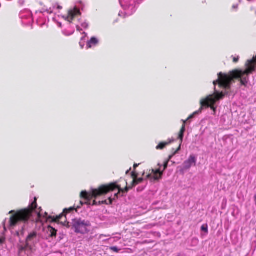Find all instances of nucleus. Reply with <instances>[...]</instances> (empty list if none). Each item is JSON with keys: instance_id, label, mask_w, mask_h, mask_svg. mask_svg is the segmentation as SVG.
I'll return each instance as SVG.
<instances>
[{"instance_id": "nucleus-1", "label": "nucleus", "mask_w": 256, "mask_h": 256, "mask_svg": "<svg viewBox=\"0 0 256 256\" xmlns=\"http://www.w3.org/2000/svg\"><path fill=\"white\" fill-rule=\"evenodd\" d=\"M244 70L236 69L228 74L220 72L218 74V78L214 80V86L218 84L220 88L230 90L232 82L236 79H240L242 85L246 86L249 81L248 75L256 70V55L251 60H248L245 64Z\"/></svg>"}, {"instance_id": "nucleus-2", "label": "nucleus", "mask_w": 256, "mask_h": 256, "mask_svg": "<svg viewBox=\"0 0 256 256\" xmlns=\"http://www.w3.org/2000/svg\"><path fill=\"white\" fill-rule=\"evenodd\" d=\"M124 182L126 186L124 188H121L117 182H114L107 184H102L97 188L92 190L90 192H88L86 191L82 192L80 198L86 200V202L80 201V205L82 206L84 204H90V201L92 198L104 196L110 192L114 191L116 189L119 190V192L126 193L130 190L137 185L136 183H134V180H133L131 186H128V183L126 180H124Z\"/></svg>"}, {"instance_id": "nucleus-3", "label": "nucleus", "mask_w": 256, "mask_h": 256, "mask_svg": "<svg viewBox=\"0 0 256 256\" xmlns=\"http://www.w3.org/2000/svg\"><path fill=\"white\" fill-rule=\"evenodd\" d=\"M37 198H34V202L28 208L18 210H12L9 212L11 214L9 224L12 228H14L19 223H26L32 216L33 211L37 208Z\"/></svg>"}, {"instance_id": "nucleus-4", "label": "nucleus", "mask_w": 256, "mask_h": 256, "mask_svg": "<svg viewBox=\"0 0 256 256\" xmlns=\"http://www.w3.org/2000/svg\"><path fill=\"white\" fill-rule=\"evenodd\" d=\"M225 93L218 92L216 90V88H214V92L213 94L209 95L206 98L200 100V111H202V109L204 108H210L213 110L214 114H215L216 108L214 106V104L218 100L222 99L225 96Z\"/></svg>"}, {"instance_id": "nucleus-5", "label": "nucleus", "mask_w": 256, "mask_h": 256, "mask_svg": "<svg viewBox=\"0 0 256 256\" xmlns=\"http://www.w3.org/2000/svg\"><path fill=\"white\" fill-rule=\"evenodd\" d=\"M72 226L76 233L85 234L89 232L91 224L88 220L76 218L72 220Z\"/></svg>"}, {"instance_id": "nucleus-6", "label": "nucleus", "mask_w": 256, "mask_h": 256, "mask_svg": "<svg viewBox=\"0 0 256 256\" xmlns=\"http://www.w3.org/2000/svg\"><path fill=\"white\" fill-rule=\"evenodd\" d=\"M80 208V206H78L76 208L74 206L70 207L68 208H65L63 210V212L56 217L49 216L47 219L51 220L52 222H60L64 226H66L68 228H70V226L69 225V222H68L66 218V214L72 212L74 210H77L78 208Z\"/></svg>"}, {"instance_id": "nucleus-7", "label": "nucleus", "mask_w": 256, "mask_h": 256, "mask_svg": "<svg viewBox=\"0 0 256 256\" xmlns=\"http://www.w3.org/2000/svg\"><path fill=\"white\" fill-rule=\"evenodd\" d=\"M196 157L194 155L191 154L188 159L184 162L183 164L184 168L186 170L190 169L192 165L196 166Z\"/></svg>"}, {"instance_id": "nucleus-8", "label": "nucleus", "mask_w": 256, "mask_h": 256, "mask_svg": "<svg viewBox=\"0 0 256 256\" xmlns=\"http://www.w3.org/2000/svg\"><path fill=\"white\" fill-rule=\"evenodd\" d=\"M80 14V10L76 8H74L73 10H70L66 18L67 20L72 22L74 18Z\"/></svg>"}, {"instance_id": "nucleus-9", "label": "nucleus", "mask_w": 256, "mask_h": 256, "mask_svg": "<svg viewBox=\"0 0 256 256\" xmlns=\"http://www.w3.org/2000/svg\"><path fill=\"white\" fill-rule=\"evenodd\" d=\"M37 238V233L36 232H30L27 236L26 242L27 243V246L28 245L31 246L32 248V244H34L36 242Z\"/></svg>"}, {"instance_id": "nucleus-10", "label": "nucleus", "mask_w": 256, "mask_h": 256, "mask_svg": "<svg viewBox=\"0 0 256 256\" xmlns=\"http://www.w3.org/2000/svg\"><path fill=\"white\" fill-rule=\"evenodd\" d=\"M174 141V140H168L166 142H162L159 143V144L156 146L157 150H162L164 149L166 146L170 144Z\"/></svg>"}, {"instance_id": "nucleus-11", "label": "nucleus", "mask_w": 256, "mask_h": 256, "mask_svg": "<svg viewBox=\"0 0 256 256\" xmlns=\"http://www.w3.org/2000/svg\"><path fill=\"white\" fill-rule=\"evenodd\" d=\"M48 233L50 238H56L57 234V230L50 226H48Z\"/></svg>"}, {"instance_id": "nucleus-12", "label": "nucleus", "mask_w": 256, "mask_h": 256, "mask_svg": "<svg viewBox=\"0 0 256 256\" xmlns=\"http://www.w3.org/2000/svg\"><path fill=\"white\" fill-rule=\"evenodd\" d=\"M18 254H20L22 252L27 250L28 249L32 250L31 246L28 245L27 246V243L26 242V244L24 246L20 245L18 246Z\"/></svg>"}, {"instance_id": "nucleus-13", "label": "nucleus", "mask_w": 256, "mask_h": 256, "mask_svg": "<svg viewBox=\"0 0 256 256\" xmlns=\"http://www.w3.org/2000/svg\"><path fill=\"white\" fill-rule=\"evenodd\" d=\"M98 40L94 37H92L88 43V47L91 48L94 46H96L98 44Z\"/></svg>"}, {"instance_id": "nucleus-14", "label": "nucleus", "mask_w": 256, "mask_h": 256, "mask_svg": "<svg viewBox=\"0 0 256 256\" xmlns=\"http://www.w3.org/2000/svg\"><path fill=\"white\" fill-rule=\"evenodd\" d=\"M185 130H186V128H184V126H182L178 134V138L180 140V145H181V144L182 143V142L183 140L184 132Z\"/></svg>"}, {"instance_id": "nucleus-15", "label": "nucleus", "mask_w": 256, "mask_h": 256, "mask_svg": "<svg viewBox=\"0 0 256 256\" xmlns=\"http://www.w3.org/2000/svg\"><path fill=\"white\" fill-rule=\"evenodd\" d=\"M102 204H108V201L106 200H102V201H99L98 202H97L96 200H94L92 202V206H96V205H100Z\"/></svg>"}, {"instance_id": "nucleus-16", "label": "nucleus", "mask_w": 256, "mask_h": 256, "mask_svg": "<svg viewBox=\"0 0 256 256\" xmlns=\"http://www.w3.org/2000/svg\"><path fill=\"white\" fill-rule=\"evenodd\" d=\"M163 174V172L158 173V174H153L152 178L154 180H158L162 178V176Z\"/></svg>"}, {"instance_id": "nucleus-17", "label": "nucleus", "mask_w": 256, "mask_h": 256, "mask_svg": "<svg viewBox=\"0 0 256 256\" xmlns=\"http://www.w3.org/2000/svg\"><path fill=\"white\" fill-rule=\"evenodd\" d=\"M180 150V144L179 145L178 147V148L172 154V155H170L168 158V159L166 160V161H168V162H170V160L172 158V156L175 155L177 152H178Z\"/></svg>"}, {"instance_id": "nucleus-18", "label": "nucleus", "mask_w": 256, "mask_h": 256, "mask_svg": "<svg viewBox=\"0 0 256 256\" xmlns=\"http://www.w3.org/2000/svg\"><path fill=\"white\" fill-rule=\"evenodd\" d=\"M201 112H202V111H200V109H199L198 111L194 112V113L191 114L190 116H189L187 118V120H190L194 118L195 115L198 114L200 113Z\"/></svg>"}, {"instance_id": "nucleus-19", "label": "nucleus", "mask_w": 256, "mask_h": 256, "mask_svg": "<svg viewBox=\"0 0 256 256\" xmlns=\"http://www.w3.org/2000/svg\"><path fill=\"white\" fill-rule=\"evenodd\" d=\"M144 180L143 178H136V180H134V183H136L137 184L141 183Z\"/></svg>"}, {"instance_id": "nucleus-20", "label": "nucleus", "mask_w": 256, "mask_h": 256, "mask_svg": "<svg viewBox=\"0 0 256 256\" xmlns=\"http://www.w3.org/2000/svg\"><path fill=\"white\" fill-rule=\"evenodd\" d=\"M201 230L202 231H204V232H206V234H208V226L206 224V225H202L201 226Z\"/></svg>"}, {"instance_id": "nucleus-21", "label": "nucleus", "mask_w": 256, "mask_h": 256, "mask_svg": "<svg viewBox=\"0 0 256 256\" xmlns=\"http://www.w3.org/2000/svg\"><path fill=\"white\" fill-rule=\"evenodd\" d=\"M138 173L134 170L132 172V178L133 180H136V178H138Z\"/></svg>"}, {"instance_id": "nucleus-22", "label": "nucleus", "mask_w": 256, "mask_h": 256, "mask_svg": "<svg viewBox=\"0 0 256 256\" xmlns=\"http://www.w3.org/2000/svg\"><path fill=\"white\" fill-rule=\"evenodd\" d=\"M110 250L116 252V253H118L120 250L118 249L116 246L111 247V248H110Z\"/></svg>"}, {"instance_id": "nucleus-23", "label": "nucleus", "mask_w": 256, "mask_h": 256, "mask_svg": "<svg viewBox=\"0 0 256 256\" xmlns=\"http://www.w3.org/2000/svg\"><path fill=\"white\" fill-rule=\"evenodd\" d=\"M164 170L163 171H160V169L158 168V169H157V170H154V169H152V172L153 174H158V173H161V172H163Z\"/></svg>"}, {"instance_id": "nucleus-24", "label": "nucleus", "mask_w": 256, "mask_h": 256, "mask_svg": "<svg viewBox=\"0 0 256 256\" xmlns=\"http://www.w3.org/2000/svg\"><path fill=\"white\" fill-rule=\"evenodd\" d=\"M232 61L234 62V63H236L238 62V60H239V56H238L236 57H234V56H232Z\"/></svg>"}, {"instance_id": "nucleus-25", "label": "nucleus", "mask_w": 256, "mask_h": 256, "mask_svg": "<svg viewBox=\"0 0 256 256\" xmlns=\"http://www.w3.org/2000/svg\"><path fill=\"white\" fill-rule=\"evenodd\" d=\"M152 177H153V176L152 175V174H147L146 176V178L147 179L153 180Z\"/></svg>"}, {"instance_id": "nucleus-26", "label": "nucleus", "mask_w": 256, "mask_h": 256, "mask_svg": "<svg viewBox=\"0 0 256 256\" xmlns=\"http://www.w3.org/2000/svg\"><path fill=\"white\" fill-rule=\"evenodd\" d=\"M108 200V204H112L113 200H114V198H112L110 197Z\"/></svg>"}, {"instance_id": "nucleus-27", "label": "nucleus", "mask_w": 256, "mask_h": 256, "mask_svg": "<svg viewBox=\"0 0 256 256\" xmlns=\"http://www.w3.org/2000/svg\"><path fill=\"white\" fill-rule=\"evenodd\" d=\"M168 162L166 160L164 162V170L168 168Z\"/></svg>"}, {"instance_id": "nucleus-28", "label": "nucleus", "mask_w": 256, "mask_h": 256, "mask_svg": "<svg viewBox=\"0 0 256 256\" xmlns=\"http://www.w3.org/2000/svg\"><path fill=\"white\" fill-rule=\"evenodd\" d=\"M38 210H39V212H38V218H40L41 216V213H40V212H41L42 210L41 208H38Z\"/></svg>"}, {"instance_id": "nucleus-29", "label": "nucleus", "mask_w": 256, "mask_h": 256, "mask_svg": "<svg viewBox=\"0 0 256 256\" xmlns=\"http://www.w3.org/2000/svg\"><path fill=\"white\" fill-rule=\"evenodd\" d=\"M188 120H182V122H183L182 126H184V128H186V124Z\"/></svg>"}, {"instance_id": "nucleus-30", "label": "nucleus", "mask_w": 256, "mask_h": 256, "mask_svg": "<svg viewBox=\"0 0 256 256\" xmlns=\"http://www.w3.org/2000/svg\"><path fill=\"white\" fill-rule=\"evenodd\" d=\"M4 238H0V244H2L4 242Z\"/></svg>"}, {"instance_id": "nucleus-31", "label": "nucleus", "mask_w": 256, "mask_h": 256, "mask_svg": "<svg viewBox=\"0 0 256 256\" xmlns=\"http://www.w3.org/2000/svg\"><path fill=\"white\" fill-rule=\"evenodd\" d=\"M118 190V193H116V194H114V198H118V195L119 194H120V193L121 192H119V190Z\"/></svg>"}, {"instance_id": "nucleus-32", "label": "nucleus", "mask_w": 256, "mask_h": 256, "mask_svg": "<svg viewBox=\"0 0 256 256\" xmlns=\"http://www.w3.org/2000/svg\"><path fill=\"white\" fill-rule=\"evenodd\" d=\"M139 166V164H134V170L135 171L136 168Z\"/></svg>"}, {"instance_id": "nucleus-33", "label": "nucleus", "mask_w": 256, "mask_h": 256, "mask_svg": "<svg viewBox=\"0 0 256 256\" xmlns=\"http://www.w3.org/2000/svg\"><path fill=\"white\" fill-rule=\"evenodd\" d=\"M131 170V168L128 170L126 172V174H128V173L130 172V171Z\"/></svg>"}, {"instance_id": "nucleus-34", "label": "nucleus", "mask_w": 256, "mask_h": 256, "mask_svg": "<svg viewBox=\"0 0 256 256\" xmlns=\"http://www.w3.org/2000/svg\"><path fill=\"white\" fill-rule=\"evenodd\" d=\"M58 8H61V7L58 6Z\"/></svg>"}]
</instances>
